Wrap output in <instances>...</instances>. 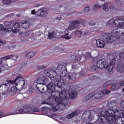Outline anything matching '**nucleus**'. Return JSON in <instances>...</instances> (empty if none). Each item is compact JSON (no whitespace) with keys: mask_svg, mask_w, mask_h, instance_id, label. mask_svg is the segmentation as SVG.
Returning <instances> with one entry per match:
<instances>
[{"mask_svg":"<svg viewBox=\"0 0 124 124\" xmlns=\"http://www.w3.org/2000/svg\"><path fill=\"white\" fill-rule=\"evenodd\" d=\"M68 81H74L76 80V75L75 74L69 73L67 76Z\"/></svg>","mask_w":124,"mask_h":124,"instance_id":"obj_19","label":"nucleus"},{"mask_svg":"<svg viewBox=\"0 0 124 124\" xmlns=\"http://www.w3.org/2000/svg\"><path fill=\"white\" fill-rule=\"evenodd\" d=\"M13 48H15L16 47V46H13Z\"/></svg>","mask_w":124,"mask_h":124,"instance_id":"obj_54","label":"nucleus"},{"mask_svg":"<svg viewBox=\"0 0 124 124\" xmlns=\"http://www.w3.org/2000/svg\"><path fill=\"white\" fill-rule=\"evenodd\" d=\"M22 41H25V40H22Z\"/></svg>","mask_w":124,"mask_h":124,"instance_id":"obj_58","label":"nucleus"},{"mask_svg":"<svg viewBox=\"0 0 124 124\" xmlns=\"http://www.w3.org/2000/svg\"><path fill=\"white\" fill-rule=\"evenodd\" d=\"M82 118H84V120L87 122H92L93 117H92V112H91V111L87 110L85 111L82 114Z\"/></svg>","mask_w":124,"mask_h":124,"instance_id":"obj_12","label":"nucleus"},{"mask_svg":"<svg viewBox=\"0 0 124 124\" xmlns=\"http://www.w3.org/2000/svg\"><path fill=\"white\" fill-rule=\"evenodd\" d=\"M23 109H19L16 111V114H29L31 111V105H26L23 107Z\"/></svg>","mask_w":124,"mask_h":124,"instance_id":"obj_10","label":"nucleus"},{"mask_svg":"<svg viewBox=\"0 0 124 124\" xmlns=\"http://www.w3.org/2000/svg\"><path fill=\"white\" fill-rule=\"evenodd\" d=\"M2 114H3L2 111H0V118L2 117Z\"/></svg>","mask_w":124,"mask_h":124,"instance_id":"obj_47","label":"nucleus"},{"mask_svg":"<svg viewBox=\"0 0 124 124\" xmlns=\"http://www.w3.org/2000/svg\"><path fill=\"white\" fill-rule=\"evenodd\" d=\"M100 8H101V6H99L98 4H96L95 5L93 6V9L95 10V9H99Z\"/></svg>","mask_w":124,"mask_h":124,"instance_id":"obj_36","label":"nucleus"},{"mask_svg":"<svg viewBox=\"0 0 124 124\" xmlns=\"http://www.w3.org/2000/svg\"><path fill=\"white\" fill-rule=\"evenodd\" d=\"M97 78V77L95 76H92L91 77H90V79L92 80V81L93 80H96V79Z\"/></svg>","mask_w":124,"mask_h":124,"instance_id":"obj_41","label":"nucleus"},{"mask_svg":"<svg viewBox=\"0 0 124 124\" xmlns=\"http://www.w3.org/2000/svg\"><path fill=\"white\" fill-rule=\"evenodd\" d=\"M56 20H58L59 21H61L62 20V16H60L56 18Z\"/></svg>","mask_w":124,"mask_h":124,"instance_id":"obj_44","label":"nucleus"},{"mask_svg":"<svg viewBox=\"0 0 124 124\" xmlns=\"http://www.w3.org/2000/svg\"><path fill=\"white\" fill-rule=\"evenodd\" d=\"M114 65L112 64V63H110L108 64V65H107L106 68L107 69V71H108V72H112V71L114 69Z\"/></svg>","mask_w":124,"mask_h":124,"instance_id":"obj_22","label":"nucleus"},{"mask_svg":"<svg viewBox=\"0 0 124 124\" xmlns=\"http://www.w3.org/2000/svg\"><path fill=\"white\" fill-rule=\"evenodd\" d=\"M6 31V32H8V29L7 28H4L3 25L0 24V31Z\"/></svg>","mask_w":124,"mask_h":124,"instance_id":"obj_27","label":"nucleus"},{"mask_svg":"<svg viewBox=\"0 0 124 124\" xmlns=\"http://www.w3.org/2000/svg\"><path fill=\"white\" fill-rule=\"evenodd\" d=\"M96 43L98 48H104L105 46V42L102 40L98 39L96 40Z\"/></svg>","mask_w":124,"mask_h":124,"instance_id":"obj_14","label":"nucleus"},{"mask_svg":"<svg viewBox=\"0 0 124 124\" xmlns=\"http://www.w3.org/2000/svg\"><path fill=\"white\" fill-rule=\"evenodd\" d=\"M29 93H33V92L31 91V88L29 89Z\"/></svg>","mask_w":124,"mask_h":124,"instance_id":"obj_49","label":"nucleus"},{"mask_svg":"<svg viewBox=\"0 0 124 124\" xmlns=\"http://www.w3.org/2000/svg\"><path fill=\"white\" fill-rule=\"evenodd\" d=\"M89 26H94L95 25V20H92L89 22Z\"/></svg>","mask_w":124,"mask_h":124,"instance_id":"obj_39","label":"nucleus"},{"mask_svg":"<svg viewBox=\"0 0 124 124\" xmlns=\"http://www.w3.org/2000/svg\"><path fill=\"white\" fill-rule=\"evenodd\" d=\"M45 74L49 77L51 81H54L55 85H56L59 88H62V86H64L65 83L64 81L62 78H64L67 75V70L63 69L62 65H59L56 70L51 75L48 70H46L44 72Z\"/></svg>","mask_w":124,"mask_h":124,"instance_id":"obj_2","label":"nucleus"},{"mask_svg":"<svg viewBox=\"0 0 124 124\" xmlns=\"http://www.w3.org/2000/svg\"><path fill=\"white\" fill-rule=\"evenodd\" d=\"M119 85H120V87L124 86V80H120L118 82Z\"/></svg>","mask_w":124,"mask_h":124,"instance_id":"obj_40","label":"nucleus"},{"mask_svg":"<svg viewBox=\"0 0 124 124\" xmlns=\"http://www.w3.org/2000/svg\"><path fill=\"white\" fill-rule=\"evenodd\" d=\"M98 68V67H97V64L96 63V65H93L91 66V69L92 70H93V71H96L97 69Z\"/></svg>","mask_w":124,"mask_h":124,"instance_id":"obj_31","label":"nucleus"},{"mask_svg":"<svg viewBox=\"0 0 124 124\" xmlns=\"http://www.w3.org/2000/svg\"><path fill=\"white\" fill-rule=\"evenodd\" d=\"M14 28L15 29H19L20 28V23L19 22H16L14 24Z\"/></svg>","mask_w":124,"mask_h":124,"instance_id":"obj_32","label":"nucleus"},{"mask_svg":"<svg viewBox=\"0 0 124 124\" xmlns=\"http://www.w3.org/2000/svg\"><path fill=\"white\" fill-rule=\"evenodd\" d=\"M46 67H47V66H45V65H39V66H37V68L39 70H40L41 69H44Z\"/></svg>","mask_w":124,"mask_h":124,"instance_id":"obj_33","label":"nucleus"},{"mask_svg":"<svg viewBox=\"0 0 124 124\" xmlns=\"http://www.w3.org/2000/svg\"><path fill=\"white\" fill-rule=\"evenodd\" d=\"M75 62H78V60L77 59H75Z\"/></svg>","mask_w":124,"mask_h":124,"instance_id":"obj_53","label":"nucleus"},{"mask_svg":"<svg viewBox=\"0 0 124 124\" xmlns=\"http://www.w3.org/2000/svg\"><path fill=\"white\" fill-rule=\"evenodd\" d=\"M112 86L110 88V91L111 92H114V91H117V90L120 89V87L118 86V84H112Z\"/></svg>","mask_w":124,"mask_h":124,"instance_id":"obj_24","label":"nucleus"},{"mask_svg":"<svg viewBox=\"0 0 124 124\" xmlns=\"http://www.w3.org/2000/svg\"><path fill=\"white\" fill-rule=\"evenodd\" d=\"M18 79H20V77L17 76L15 80H7L6 81V83L3 84L0 86V88H4L6 91L5 92L2 93V95H10L11 96H12L16 94L17 93V88L16 86H13L11 89L10 88L11 85H14V84H15L16 85Z\"/></svg>","mask_w":124,"mask_h":124,"instance_id":"obj_5","label":"nucleus"},{"mask_svg":"<svg viewBox=\"0 0 124 124\" xmlns=\"http://www.w3.org/2000/svg\"><path fill=\"white\" fill-rule=\"evenodd\" d=\"M123 92H124V88L122 89Z\"/></svg>","mask_w":124,"mask_h":124,"instance_id":"obj_56","label":"nucleus"},{"mask_svg":"<svg viewBox=\"0 0 124 124\" xmlns=\"http://www.w3.org/2000/svg\"><path fill=\"white\" fill-rule=\"evenodd\" d=\"M80 25H82L83 27L86 26V22L84 21L83 19H79V20H75L71 22L69 25L67 31H72L76 28H80Z\"/></svg>","mask_w":124,"mask_h":124,"instance_id":"obj_7","label":"nucleus"},{"mask_svg":"<svg viewBox=\"0 0 124 124\" xmlns=\"http://www.w3.org/2000/svg\"><path fill=\"white\" fill-rule=\"evenodd\" d=\"M13 32L14 33H15V32H16V30H14L13 31Z\"/></svg>","mask_w":124,"mask_h":124,"instance_id":"obj_51","label":"nucleus"},{"mask_svg":"<svg viewBox=\"0 0 124 124\" xmlns=\"http://www.w3.org/2000/svg\"><path fill=\"white\" fill-rule=\"evenodd\" d=\"M35 55V53H34V52L31 51L26 55V57L27 59H31V58H33V57H34Z\"/></svg>","mask_w":124,"mask_h":124,"instance_id":"obj_25","label":"nucleus"},{"mask_svg":"<svg viewBox=\"0 0 124 124\" xmlns=\"http://www.w3.org/2000/svg\"><path fill=\"white\" fill-rule=\"evenodd\" d=\"M60 108V106L59 105H57V106H52V109L53 112H56L57 111H58V109Z\"/></svg>","mask_w":124,"mask_h":124,"instance_id":"obj_30","label":"nucleus"},{"mask_svg":"<svg viewBox=\"0 0 124 124\" xmlns=\"http://www.w3.org/2000/svg\"><path fill=\"white\" fill-rule=\"evenodd\" d=\"M85 58H92V54L90 52H86L85 54Z\"/></svg>","mask_w":124,"mask_h":124,"instance_id":"obj_38","label":"nucleus"},{"mask_svg":"<svg viewBox=\"0 0 124 124\" xmlns=\"http://www.w3.org/2000/svg\"><path fill=\"white\" fill-rule=\"evenodd\" d=\"M52 97L54 99L57 104H62L64 106L69 104V99H74L77 97V92H71L70 93H67L63 90L61 92L56 91L52 93Z\"/></svg>","mask_w":124,"mask_h":124,"instance_id":"obj_3","label":"nucleus"},{"mask_svg":"<svg viewBox=\"0 0 124 124\" xmlns=\"http://www.w3.org/2000/svg\"><path fill=\"white\" fill-rule=\"evenodd\" d=\"M0 64H1V62H0ZM1 72V67L0 66V73Z\"/></svg>","mask_w":124,"mask_h":124,"instance_id":"obj_50","label":"nucleus"},{"mask_svg":"<svg viewBox=\"0 0 124 124\" xmlns=\"http://www.w3.org/2000/svg\"><path fill=\"white\" fill-rule=\"evenodd\" d=\"M18 0H2V3L4 5H8L13 1H17Z\"/></svg>","mask_w":124,"mask_h":124,"instance_id":"obj_23","label":"nucleus"},{"mask_svg":"<svg viewBox=\"0 0 124 124\" xmlns=\"http://www.w3.org/2000/svg\"><path fill=\"white\" fill-rule=\"evenodd\" d=\"M20 78H18L17 80V82H16V86H18V87H21L20 89L23 90L24 89V87H25V80H21L22 79L20 77Z\"/></svg>","mask_w":124,"mask_h":124,"instance_id":"obj_13","label":"nucleus"},{"mask_svg":"<svg viewBox=\"0 0 124 124\" xmlns=\"http://www.w3.org/2000/svg\"><path fill=\"white\" fill-rule=\"evenodd\" d=\"M93 96H94L95 99H99V98L102 97V93H101V92H98L96 94H94V93H92L86 96L84 98V99L87 101H91V100H93Z\"/></svg>","mask_w":124,"mask_h":124,"instance_id":"obj_9","label":"nucleus"},{"mask_svg":"<svg viewBox=\"0 0 124 124\" xmlns=\"http://www.w3.org/2000/svg\"><path fill=\"white\" fill-rule=\"evenodd\" d=\"M108 63L104 59H101L97 61V66L100 69H103L104 68H106Z\"/></svg>","mask_w":124,"mask_h":124,"instance_id":"obj_11","label":"nucleus"},{"mask_svg":"<svg viewBox=\"0 0 124 124\" xmlns=\"http://www.w3.org/2000/svg\"><path fill=\"white\" fill-rule=\"evenodd\" d=\"M40 5H39V4H37V6H36H36H36V7H37V6H40Z\"/></svg>","mask_w":124,"mask_h":124,"instance_id":"obj_55","label":"nucleus"},{"mask_svg":"<svg viewBox=\"0 0 124 124\" xmlns=\"http://www.w3.org/2000/svg\"><path fill=\"white\" fill-rule=\"evenodd\" d=\"M110 85H112V81L111 80H109L107 82L103 84V87L104 88H107V87H109V86H110Z\"/></svg>","mask_w":124,"mask_h":124,"instance_id":"obj_28","label":"nucleus"},{"mask_svg":"<svg viewBox=\"0 0 124 124\" xmlns=\"http://www.w3.org/2000/svg\"><path fill=\"white\" fill-rule=\"evenodd\" d=\"M37 82H39L36 85V88L39 92L41 93H44V90L45 86L47 92L50 94L51 97H52V93H54V92H56L57 91H55L56 90V85L52 83H50L48 85H46V81H48L47 78H45L42 79L41 78H38L37 79Z\"/></svg>","mask_w":124,"mask_h":124,"instance_id":"obj_6","label":"nucleus"},{"mask_svg":"<svg viewBox=\"0 0 124 124\" xmlns=\"http://www.w3.org/2000/svg\"><path fill=\"white\" fill-rule=\"evenodd\" d=\"M114 24L116 27H122L124 24V17L122 16L116 17V18L114 20L113 19H110L108 20L107 22V25L110 26L112 24Z\"/></svg>","mask_w":124,"mask_h":124,"instance_id":"obj_8","label":"nucleus"},{"mask_svg":"<svg viewBox=\"0 0 124 124\" xmlns=\"http://www.w3.org/2000/svg\"><path fill=\"white\" fill-rule=\"evenodd\" d=\"M75 34L77 35H80L81 36L82 34L83 36H87V35H89V32H81L79 31H77L75 32Z\"/></svg>","mask_w":124,"mask_h":124,"instance_id":"obj_20","label":"nucleus"},{"mask_svg":"<svg viewBox=\"0 0 124 124\" xmlns=\"http://www.w3.org/2000/svg\"><path fill=\"white\" fill-rule=\"evenodd\" d=\"M79 113H80V110L79 109L76 110L72 113L68 114L67 115V119H70L73 118V117H76Z\"/></svg>","mask_w":124,"mask_h":124,"instance_id":"obj_17","label":"nucleus"},{"mask_svg":"<svg viewBox=\"0 0 124 124\" xmlns=\"http://www.w3.org/2000/svg\"><path fill=\"white\" fill-rule=\"evenodd\" d=\"M100 92L101 93H102V96H103V95H107V94H109L111 93V91H110L109 90L104 89L102 90Z\"/></svg>","mask_w":124,"mask_h":124,"instance_id":"obj_26","label":"nucleus"},{"mask_svg":"<svg viewBox=\"0 0 124 124\" xmlns=\"http://www.w3.org/2000/svg\"><path fill=\"white\" fill-rule=\"evenodd\" d=\"M111 108L106 110H102L100 112V116L99 117V121L101 124L107 123L112 124L114 121H119L124 124V110L115 109L118 107L117 103L111 102L109 104ZM120 106L124 109V101L120 103Z\"/></svg>","mask_w":124,"mask_h":124,"instance_id":"obj_1","label":"nucleus"},{"mask_svg":"<svg viewBox=\"0 0 124 124\" xmlns=\"http://www.w3.org/2000/svg\"><path fill=\"white\" fill-rule=\"evenodd\" d=\"M36 14L37 16H41L42 17H45L47 16V14H48V12L47 11H42L41 10H38Z\"/></svg>","mask_w":124,"mask_h":124,"instance_id":"obj_15","label":"nucleus"},{"mask_svg":"<svg viewBox=\"0 0 124 124\" xmlns=\"http://www.w3.org/2000/svg\"><path fill=\"white\" fill-rule=\"evenodd\" d=\"M25 35H30V31H27L25 33Z\"/></svg>","mask_w":124,"mask_h":124,"instance_id":"obj_48","label":"nucleus"},{"mask_svg":"<svg viewBox=\"0 0 124 124\" xmlns=\"http://www.w3.org/2000/svg\"><path fill=\"white\" fill-rule=\"evenodd\" d=\"M4 25L7 28V30H8V32H9L10 31H12V30H13V27L11 26L12 25V21H5L4 23Z\"/></svg>","mask_w":124,"mask_h":124,"instance_id":"obj_16","label":"nucleus"},{"mask_svg":"<svg viewBox=\"0 0 124 124\" xmlns=\"http://www.w3.org/2000/svg\"><path fill=\"white\" fill-rule=\"evenodd\" d=\"M124 35V27L113 30L111 33H103L101 38L106 43H112L118 39H121Z\"/></svg>","mask_w":124,"mask_h":124,"instance_id":"obj_4","label":"nucleus"},{"mask_svg":"<svg viewBox=\"0 0 124 124\" xmlns=\"http://www.w3.org/2000/svg\"><path fill=\"white\" fill-rule=\"evenodd\" d=\"M47 107H44L43 108V109H47Z\"/></svg>","mask_w":124,"mask_h":124,"instance_id":"obj_52","label":"nucleus"},{"mask_svg":"<svg viewBox=\"0 0 124 124\" xmlns=\"http://www.w3.org/2000/svg\"><path fill=\"white\" fill-rule=\"evenodd\" d=\"M42 104H47V105H50V103H45V102H43Z\"/></svg>","mask_w":124,"mask_h":124,"instance_id":"obj_46","label":"nucleus"},{"mask_svg":"<svg viewBox=\"0 0 124 124\" xmlns=\"http://www.w3.org/2000/svg\"><path fill=\"white\" fill-rule=\"evenodd\" d=\"M48 39H51L55 37V31H52V32H49L48 35Z\"/></svg>","mask_w":124,"mask_h":124,"instance_id":"obj_29","label":"nucleus"},{"mask_svg":"<svg viewBox=\"0 0 124 124\" xmlns=\"http://www.w3.org/2000/svg\"><path fill=\"white\" fill-rule=\"evenodd\" d=\"M84 11L85 12H89L90 11V7H87L85 8H84Z\"/></svg>","mask_w":124,"mask_h":124,"instance_id":"obj_42","label":"nucleus"},{"mask_svg":"<svg viewBox=\"0 0 124 124\" xmlns=\"http://www.w3.org/2000/svg\"><path fill=\"white\" fill-rule=\"evenodd\" d=\"M31 106V111H30V113L33 111V112L34 113H36V112H39V109L37 108H34L33 109H32V107H31V105H29Z\"/></svg>","mask_w":124,"mask_h":124,"instance_id":"obj_35","label":"nucleus"},{"mask_svg":"<svg viewBox=\"0 0 124 124\" xmlns=\"http://www.w3.org/2000/svg\"><path fill=\"white\" fill-rule=\"evenodd\" d=\"M30 22L26 20L22 23L21 27L23 28V29H28V28H30Z\"/></svg>","mask_w":124,"mask_h":124,"instance_id":"obj_21","label":"nucleus"},{"mask_svg":"<svg viewBox=\"0 0 124 124\" xmlns=\"http://www.w3.org/2000/svg\"><path fill=\"white\" fill-rule=\"evenodd\" d=\"M3 45V41L0 39V46Z\"/></svg>","mask_w":124,"mask_h":124,"instance_id":"obj_45","label":"nucleus"},{"mask_svg":"<svg viewBox=\"0 0 124 124\" xmlns=\"http://www.w3.org/2000/svg\"><path fill=\"white\" fill-rule=\"evenodd\" d=\"M103 9L104 11H108V7L107 4H105L103 5Z\"/></svg>","mask_w":124,"mask_h":124,"instance_id":"obj_37","label":"nucleus"},{"mask_svg":"<svg viewBox=\"0 0 124 124\" xmlns=\"http://www.w3.org/2000/svg\"><path fill=\"white\" fill-rule=\"evenodd\" d=\"M31 14H32V15H35V14H36V12H35V10H33L31 12Z\"/></svg>","mask_w":124,"mask_h":124,"instance_id":"obj_43","label":"nucleus"},{"mask_svg":"<svg viewBox=\"0 0 124 124\" xmlns=\"http://www.w3.org/2000/svg\"><path fill=\"white\" fill-rule=\"evenodd\" d=\"M69 33H65V35L62 36V38H64L65 39H70V37L68 36Z\"/></svg>","mask_w":124,"mask_h":124,"instance_id":"obj_34","label":"nucleus"},{"mask_svg":"<svg viewBox=\"0 0 124 124\" xmlns=\"http://www.w3.org/2000/svg\"><path fill=\"white\" fill-rule=\"evenodd\" d=\"M12 58H13V60H17V59H18V56L15 55H9L7 56L2 57L1 59L3 60H10V59H12Z\"/></svg>","mask_w":124,"mask_h":124,"instance_id":"obj_18","label":"nucleus"},{"mask_svg":"<svg viewBox=\"0 0 124 124\" xmlns=\"http://www.w3.org/2000/svg\"><path fill=\"white\" fill-rule=\"evenodd\" d=\"M16 16H17L18 17H19V15H17Z\"/></svg>","mask_w":124,"mask_h":124,"instance_id":"obj_57","label":"nucleus"}]
</instances>
